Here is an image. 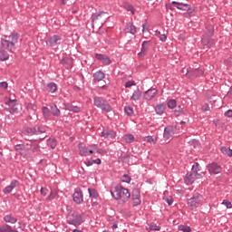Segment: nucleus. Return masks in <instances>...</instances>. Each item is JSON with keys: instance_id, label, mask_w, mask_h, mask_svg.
<instances>
[{"instance_id": "1", "label": "nucleus", "mask_w": 232, "mask_h": 232, "mask_svg": "<svg viewBox=\"0 0 232 232\" xmlns=\"http://www.w3.org/2000/svg\"><path fill=\"white\" fill-rule=\"evenodd\" d=\"M111 195L115 200H120L119 204H126L131 197L130 189L122 187L121 184L116 185L114 190H111Z\"/></svg>"}, {"instance_id": "2", "label": "nucleus", "mask_w": 232, "mask_h": 232, "mask_svg": "<svg viewBox=\"0 0 232 232\" xmlns=\"http://www.w3.org/2000/svg\"><path fill=\"white\" fill-rule=\"evenodd\" d=\"M21 34L19 33H11L10 35H5L0 39L1 46L7 52H14L15 50V44L19 42Z\"/></svg>"}, {"instance_id": "3", "label": "nucleus", "mask_w": 232, "mask_h": 232, "mask_svg": "<svg viewBox=\"0 0 232 232\" xmlns=\"http://www.w3.org/2000/svg\"><path fill=\"white\" fill-rule=\"evenodd\" d=\"M79 155L81 157H90L92 153H101V149L97 148L96 144H91L86 146L84 143L78 144Z\"/></svg>"}, {"instance_id": "4", "label": "nucleus", "mask_w": 232, "mask_h": 232, "mask_svg": "<svg viewBox=\"0 0 232 232\" xmlns=\"http://www.w3.org/2000/svg\"><path fill=\"white\" fill-rule=\"evenodd\" d=\"M93 104L96 106V108H99L102 110V111H104L105 113H110L113 108H111V105H110L106 100L102 97L95 96L93 98Z\"/></svg>"}, {"instance_id": "5", "label": "nucleus", "mask_w": 232, "mask_h": 232, "mask_svg": "<svg viewBox=\"0 0 232 232\" xmlns=\"http://www.w3.org/2000/svg\"><path fill=\"white\" fill-rule=\"evenodd\" d=\"M46 133V129L43 126L26 127L23 130V134L27 137H34V135H42Z\"/></svg>"}, {"instance_id": "6", "label": "nucleus", "mask_w": 232, "mask_h": 232, "mask_svg": "<svg viewBox=\"0 0 232 232\" xmlns=\"http://www.w3.org/2000/svg\"><path fill=\"white\" fill-rule=\"evenodd\" d=\"M84 222L82 214L78 211H74L71 216L67 218V224L70 226H81Z\"/></svg>"}, {"instance_id": "7", "label": "nucleus", "mask_w": 232, "mask_h": 232, "mask_svg": "<svg viewBox=\"0 0 232 232\" xmlns=\"http://www.w3.org/2000/svg\"><path fill=\"white\" fill-rule=\"evenodd\" d=\"M47 46H49L50 48H53V50H57L59 48V45L61 44V43H63V38L61 37V35L58 34H54L51 37H49L46 41H45Z\"/></svg>"}, {"instance_id": "8", "label": "nucleus", "mask_w": 232, "mask_h": 232, "mask_svg": "<svg viewBox=\"0 0 232 232\" xmlns=\"http://www.w3.org/2000/svg\"><path fill=\"white\" fill-rule=\"evenodd\" d=\"M200 202H202V195H200V193H198V192H196L188 200V206L191 209H197V208H198V206H200Z\"/></svg>"}, {"instance_id": "9", "label": "nucleus", "mask_w": 232, "mask_h": 232, "mask_svg": "<svg viewBox=\"0 0 232 232\" xmlns=\"http://www.w3.org/2000/svg\"><path fill=\"white\" fill-rule=\"evenodd\" d=\"M110 19V16H108V13L104 11H100L92 19V24H95L97 21H99L100 24H105V23Z\"/></svg>"}, {"instance_id": "10", "label": "nucleus", "mask_w": 232, "mask_h": 232, "mask_svg": "<svg viewBox=\"0 0 232 232\" xmlns=\"http://www.w3.org/2000/svg\"><path fill=\"white\" fill-rule=\"evenodd\" d=\"M72 200L74 204L80 206L84 202V194L82 193V189L81 188H75L74 192L72 194Z\"/></svg>"}, {"instance_id": "11", "label": "nucleus", "mask_w": 232, "mask_h": 232, "mask_svg": "<svg viewBox=\"0 0 232 232\" xmlns=\"http://www.w3.org/2000/svg\"><path fill=\"white\" fill-rule=\"evenodd\" d=\"M14 150L19 155H24V153H28L32 150V143L16 144Z\"/></svg>"}, {"instance_id": "12", "label": "nucleus", "mask_w": 232, "mask_h": 232, "mask_svg": "<svg viewBox=\"0 0 232 232\" xmlns=\"http://www.w3.org/2000/svg\"><path fill=\"white\" fill-rule=\"evenodd\" d=\"M207 169L211 175H218V173H222V167L217 162L209 163L207 166Z\"/></svg>"}, {"instance_id": "13", "label": "nucleus", "mask_w": 232, "mask_h": 232, "mask_svg": "<svg viewBox=\"0 0 232 232\" xmlns=\"http://www.w3.org/2000/svg\"><path fill=\"white\" fill-rule=\"evenodd\" d=\"M101 137H102L103 139H111L113 140L117 139V131L106 128L103 129V130L101 132Z\"/></svg>"}, {"instance_id": "14", "label": "nucleus", "mask_w": 232, "mask_h": 232, "mask_svg": "<svg viewBox=\"0 0 232 232\" xmlns=\"http://www.w3.org/2000/svg\"><path fill=\"white\" fill-rule=\"evenodd\" d=\"M177 132V127L169 125L164 128L163 137L164 139H171Z\"/></svg>"}, {"instance_id": "15", "label": "nucleus", "mask_w": 232, "mask_h": 232, "mask_svg": "<svg viewBox=\"0 0 232 232\" xmlns=\"http://www.w3.org/2000/svg\"><path fill=\"white\" fill-rule=\"evenodd\" d=\"M19 186H20L19 180L13 179V180H11L10 185L6 186L3 189V193L5 195H8V194L12 193V191H14V189H15V188H19Z\"/></svg>"}, {"instance_id": "16", "label": "nucleus", "mask_w": 232, "mask_h": 232, "mask_svg": "<svg viewBox=\"0 0 232 232\" xmlns=\"http://www.w3.org/2000/svg\"><path fill=\"white\" fill-rule=\"evenodd\" d=\"M157 93H159V91L157 89L150 88L144 92L143 99H145V101H152V99H155V97H157Z\"/></svg>"}, {"instance_id": "17", "label": "nucleus", "mask_w": 232, "mask_h": 232, "mask_svg": "<svg viewBox=\"0 0 232 232\" xmlns=\"http://www.w3.org/2000/svg\"><path fill=\"white\" fill-rule=\"evenodd\" d=\"M5 104L10 108L11 113H17L19 109L17 108V100L7 99Z\"/></svg>"}, {"instance_id": "18", "label": "nucleus", "mask_w": 232, "mask_h": 232, "mask_svg": "<svg viewBox=\"0 0 232 232\" xmlns=\"http://www.w3.org/2000/svg\"><path fill=\"white\" fill-rule=\"evenodd\" d=\"M106 78V74L102 71H97L92 74V82L96 84V82H101V81H104Z\"/></svg>"}, {"instance_id": "19", "label": "nucleus", "mask_w": 232, "mask_h": 232, "mask_svg": "<svg viewBox=\"0 0 232 232\" xmlns=\"http://www.w3.org/2000/svg\"><path fill=\"white\" fill-rule=\"evenodd\" d=\"M206 30L207 32L202 37V42L204 44L208 43V39H209V37H213V35H215V28L213 27V25H208L206 27Z\"/></svg>"}, {"instance_id": "20", "label": "nucleus", "mask_w": 232, "mask_h": 232, "mask_svg": "<svg viewBox=\"0 0 232 232\" xmlns=\"http://www.w3.org/2000/svg\"><path fill=\"white\" fill-rule=\"evenodd\" d=\"M95 59H97V61H101L104 66H110V64H111L110 57L104 54L95 53Z\"/></svg>"}, {"instance_id": "21", "label": "nucleus", "mask_w": 232, "mask_h": 232, "mask_svg": "<svg viewBox=\"0 0 232 232\" xmlns=\"http://www.w3.org/2000/svg\"><path fill=\"white\" fill-rule=\"evenodd\" d=\"M150 41L142 42L140 52L138 53L139 57H146L148 50H150Z\"/></svg>"}, {"instance_id": "22", "label": "nucleus", "mask_w": 232, "mask_h": 232, "mask_svg": "<svg viewBox=\"0 0 232 232\" xmlns=\"http://www.w3.org/2000/svg\"><path fill=\"white\" fill-rule=\"evenodd\" d=\"M124 32L125 34H130L131 35H135V34H137V26H135L133 23L129 22L125 25Z\"/></svg>"}, {"instance_id": "23", "label": "nucleus", "mask_w": 232, "mask_h": 232, "mask_svg": "<svg viewBox=\"0 0 232 232\" xmlns=\"http://www.w3.org/2000/svg\"><path fill=\"white\" fill-rule=\"evenodd\" d=\"M5 224H17V218L14 217L13 214H7L3 218Z\"/></svg>"}, {"instance_id": "24", "label": "nucleus", "mask_w": 232, "mask_h": 232, "mask_svg": "<svg viewBox=\"0 0 232 232\" xmlns=\"http://www.w3.org/2000/svg\"><path fill=\"white\" fill-rule=\"evenodd\" d=\"M154 110L157 115H162L164 111H166V103L161 102L160 104H157Z\"/></svg>"}, {"instance_id": "25", "label": "nucleus", "mask_w": 232, "mask_h": 232, "mask_svg": "<svg viewBox=\"0 0 232 232\" xmlns=\"http://www.w3.org/2000/svg\"><path fill=\"white\" fill-rule=\"evenodd\" d=\"M171 5H173L178 10H182L183 12H186L188 6H189V4H184L177 1H172Z\"/></svg>"}, {"instance_id": "26", "label": "nucleus", "mask_w": 232, "mask_h": 232, "mask_svg": "<svg viewBox=\"0 0 232 232\" xmlns=\"http://www.w3.org/2000/svg\"><path fill=\"white\" fill-rule=\"evenodd\" d=\"M184 180L188 186H191V184H193V182L197 180V178L190 172V173H187Z\"/></svg>"}, {"instance_id": "27", "label": "nucleus", "mask_w": 232, "mask_h": 232, "mask_svg": "<svg viewBox=\"0 0 232 232\" xmlns=\"http://www.w3.org/2000/svg\"><path fill=\"white\" fill-rule=\"evenodd\" d=\"M140 97H142V92L140 89L137 88V90L132 92L130 101H140Z\"/></svg>"}, {"instance_id": "28", "label": "nucleus", "mask_w": 232, "mask_h": 232, "mask_svg": "<svg viewBox=\"0 0 232 232\" xmlns=\"http://www.w3.org/2000/svg\"><path fill=\"white\" fill-rule=\"evenodd\" d=\"M50 109L52 111V114L53 115V117H61V110H59L57 104L52 103L50 105Z\"/></svg>"}, {"instance_id": "29", "label": "nucleus", "mask_w": 232, "mask_h": 232, "mask_svg": "<svg viewBox=\"0 0 232 232\" xmlns=\"http://www.w3.org/2000/svg\"><path fill=\"white\" fill-rule=\"evenodd\" d=\"M0 232H19V230L14 229V227L8 224H4L0 226Z\"/></svg>"}, {"instance_id": "30", "label": "nucleus", "mask_w": 232, "mask_h": 232, "mask_svg": "<svg viewBox=\"0 0 232 232\" xmlns=\"http://www.w3.org/2000/svg\"><path fill=\"white\" fill-rule=\"evenodd\" d=\"M160 225H157L156 223H150L146 227L147 231H160Z\"/></svg>"}, {"instance_id": "31", "label": "nucleus", "mask_w": 232, "mask_h": 232, "mask_svg": "<svg viewBox=\"0 0 232 232\" xmlns=\"http://www.w3.org/2000/svg\"><path fill=\"white\" fill-rule=\"evenodd\" d=\"M46 90L49 93H55L57 92V85L55 82H51L47 84Z\"/></svg>"}, {"instance_id": "32", "label": "nucleus", "mask_w": 232, "mask_h": 232, "mask_svg": "<svg viewBox=\"0 0 232 232\" xmlns=\"http://www.w3.org/2000/svg\"><path fill=\"white\" fill-rule=\"evenodd\" d=\"M10 59V54L5 49H0V61H8Z\"/></svg>"}, {"instance_id": "33", "label": "nucleus", "mask_w": 232, "mask_h": 232, "mask_svg": "<svg viewBox=\"0 0 232 232\" xmlns=\"http://www.w3.org/2000/svg\"><path fill=\"white\" fill-rule=\"evenodd\" d=\"M88 193H89V197L91 198H94L95 200H97V198H99V192H97L95 190V188H88Z\"/></svg>"}, {"instance_id": "34", "label": "nucleus", "mask_w": 232, "mask_h": 232, "mask_svg": "<svg viewBox=\"0 0 232 232\" xmlns=\"http://www.w3.org/2000/svg\"><path fill=\"white\" fill-rule=\"evenodd\" d=\"M145 142H149L150 144H157V137L156 136H146L143 138Z\"/></svg>"}, {"instance_id": "35", "label": "nucleus", "mask_w": 232, "mask_h": 232, "mask_svg": "<svg viewBox=\"0 0 232 232\" xmlns=\"http://www.w3.org/2000/svg\"><path fill=\"white\" fill-rule=\"evenodd\" d=\"M167 106L169 108V110H175L177 107V100L175 99H170L167 102Z\"/></svg>"}, {"instance_id": "36", "label": "nucleus", "mask_w": 232, "mask_h": 232, "mask_svg": "<svg viewBox=\"0 0 232 232\" xmlns=\"http://www.w3.org/2000/svg\"><path fill=\"white\" fill-rule=\"evenodd\" d=\"M123 139L125 142H128L129 144L135 142V136H133V134H125Z\"/></svg>"}, {"instance_id": "37", "label": "nucleus", "mask_w": 232, "mask_h": 232, "mask_svg": "<svg viewBox=\"0 0 232 232\" xmlns=\"http://www.w3.org/2000/svg\"><path fill=\"white\" fill-rule=\"evenodd\" d=\"M173 113H174L175 117H180L181 115H184V110L182 109V107L180 105H179L173 111Z\"/></svg>"}, {"instance_id": "38", "label": "nucleus", "mask_w": 232, "mask_h": 232, "mask_svg": "<svg viewBox=\"0 0 232 232\" xmlns=\"http://www.w3.org/2000/svg\"><path fill=\"white\" fill-rule=\"evenodd\" d=\"M47 146H49V148H52V150H55V148L57 147V140L56 139H48Z\"/></svg>"}, {"instance_id": "39", "label": "nucleus", "mask_w": 232, "mask_h": 232, "mask_svg": "<svg viewBox=\"0 0 232 232\" xmlns=\"http://www.w3.org/2000/svg\"><path fill=\"white\" fill-rule=\"evenodd\" d=\"M57 195H58V192L56 189H53L51 190L49 196L46 198V200H48L49 202L53 200L54 198H57Z\"/></svg>"}, {"instance_id": "40", "label": "nucleus", "mask_w": 232, "mask_h": 232, "mask_svg": "<svg viewBox=\"0 0 232 232\" xmlns=\"http://www.w3.org/2000/svg\"><path fill=\"white\" fill-rule=\"evenodd\" d=\"M124 111L128 117H131L135 113V111H133V107L130 105L124 107Z\"/></svg>"}, {"instance_id": "41", "label": "nucleus", "mask_w": 232, "mask_h": 232, "mask_svg": "<svg viewBox=\"0 0 232 232\" xmlns=\"http://www.w3.org/2000/svg\"><path fill=\"white\" fill-rule=\"evenodd\" d=\"M188 73H190L194 77H200V75H203L204 71L200 69H195L193 71L188 72Z\"/></svg>"}, {"instance_id": "42", "label": "nucleus", "mask_w": 232, "mask_h": 232, "mask_svg": "<svg viewBox=\"0 0 232 232\" xmlns=\"http://www.w3.org/2000/svg\"><path fill=\"white\" fill-rule=\"evenodd\" d=\"M25 108L28 111H35L37 110V105L35 103L28 102L25 103Z\"/></svg>"}, {"instance_id": "43", "label": "nucleus", "mask_w": 232, "mask_h": 232, "mask_svg": "<svg viewBox=\"0 0 232 232\" xmlns=\"http://www.w3.org/2000/svg\"><path fill=\"white\" fill-rule=\"evenodd\" d=\"M221 152L223 153V155L232 157V150L227 147H221Z\"/></svg>"}, {"instance_id": "44", "label": "nucleus", "mask_w": 232, "mask_h": 232, "mask_svg": "<svg viewBox=\"0 0 232 232\" xmlns=\"http://www.w3.org/2000/svg\"><path fill=\"white\" fill-rule=\"evenodd\" d=\"M66 110H68L69 111H72L73 113H79V111H81V107L69 105L66 107Z\"/></svg>"}, {"instance_id": "45", "label": "nucleus", "mask_w": 232, "mask_h": 232, "mask_svg": "<svg viewBox=\"0 0 232 232\" xmlns=\"http://www.w3.org/2000/svg\"><path fill=\"white\" fill-rule=\"evenodd\" d=\"M42 111H43V116L44 117V119H50V109L48 107H43L42 108Z\"/></svg>"}, {"instance_id": "46", "label": "nucleus", "mask_w": 232, "mask_h": 232, "mask_svg": "<svg viewBox=\"0 0 232 232\" xmlns=\"http://www.w3.org/2000/svg\"><path fill=\"white\" fill-rule=\"evenodd\" d=\"M121 180L122 182H125L126 184H130V182H131V177L130 175H128V174H124L121 177Z\"/></svg>"}, {"instance_id": "47", "label": "nucleus", "mask_w": 232, "mask_h": 232, "mask_svg": "<svg viewBox=\"0 0 232 232\" xmlns=\"http://www.w3.org/2000/svg\"><path fill=\"white\" fill-rule=\"evenodd\" d=\"M133 198H140V190L139 188H134L132 190V199Z\"/></svg>"}, {"instance_id": "48", "label": "nucleus", "mask_w": 232, "mask_h": 232, "mask_svg": "<svg viewBox=\"0 0 232 232\" xmlns=\"http://www.w3.org/2000/svg\"><path fill=\"white\" fill-rule=\"evenodd\" d=\"M163 200L167 202L169 206H171L173 204V198L171 196H163Z\"/></svg>"}, {"instance_id": "49", "label": "nucleus", "mask_w": 232, "mask_h": 232, "mask_svg": "<svg viewBox=\"0 0 232 232\" xmlns=\"http://www.w3.org/2000/svg\"><path fill=\"white\" fill-rule=\"evenodd\" d=\"M31 150L33 151V153H39V151L41 150V147H39L38 144H32L31 143Z\"/></svg>"}, {"instance_id": "50", "label": "nucleus", "mask_w": 232, "mask_h": 232, "mask_svg": "<svg viewBox=\"0 0 232 232\" xmlns=\"http://www.w3.org/2000/svg\"><path fill=\"white\" fill-rule=\"evenodd\" d=\"M125 10H127V12H130L131 15H135V7L133 6V5H126Z\"/></svg>"}, {"instance_id": "51", "label": "nucleus", "mask_w": 232, "mask_h": 232, "mask_svg": "<svg viewBox=\"0 0 232 232\" xmlns=\"http://www.w3.org/2000/svg\"><path fill=\"white\" fill-rule=\"evenodd\" d=\"M185 12H188V14L191 17L195 14V7H191L189 5L187 6V10Z\"/></svg>"}, {"instance_id": "52", "label": "nucleus", "mask_w": 232, "mask_h": 232, "mask_svg": "<svg viewBox=\"0 0 232 232\" xmlns=\"http://www.w3.org/2000/svg\"><path fill=\"white\" fill-rule=\"evenodd\" d=\"M192 170L194 171H202V167H200V164H198V162H195L193 165H192Z\"/></svg>"}, {"instance_id": "53", "label": "nucleus", "mask_w": 232, "mask_h": 232, "mask_svg": "<svg viewBox=\"0 0 232 232\" xmlns=\"http://www.w3.org/2000/svg\"><path fill=\"white\" fill-rule=\"evenodd\" d=\"M179 230L183 232H191V227L180 225L179 226Z\"/></svg>"}, {"instance_id": "54", "label": "nucleus", "mask_w": 232, "mask_h": 232, "mask_svg": "<svg viewBox=\"0 0 232 232\" xmlns=\"http://www.w3.org/2000/svg\"><path fill=\"white\" fill-rule=\"evenodd\" d=\"M196 179H202V173H199L198 170H192L190 172Z\"/></svg>"}, {"instance_id": "55", "label": "nucleus", "mask_w": 232, "mask_h": 232, "mask_svg": "<svg viewBox=\"0 0 232 232\" xmlns=\"http://www.w3.org/2000/svg\"><path fill=\"white\" fill-rule=\"evenodd\" d=\"M137 83L135 82V81H128L125 83V88H131V86H136Z\"/></svg>"}, {"instance_id": "56", "label": "nucleus", "mask_w": 232, "mask_h": 232, "mask_svg": "<svg viewBox=\"0 0 232 232\" xmlns=\"http://www.w3.org/2000/svg\"><path fill=\"white\" fill-rule=\"evenodd\" d=\"M222 204L226 206L227 209H231L232 208V204L229 200H223Z\"/></svg>"}, {"instance_id": "57", "label": "nucleus", "mask_w": 232, "mask_h": 232, "mask_svg": "<svg viewBox=\"0 0 232 232\" xmlns=\"http://www.w3.org/2000/svg\"><path fill=\"white\" fill-rule=\"evenodd\" d=\"M140 198H133L132 199V204H133V207H137V206H140Z\"/></svg>"}, {"instance_id": "58", "label": "nucleus", "mask_w": 232, "mask_h": 232, "mask_svg": "<svg viewBox=\"0 0 232 232\" xmlns=\"http://www.w3.org/2000/svg\"><path fill=\"white\" fill-rule=\"evenodd\" d=\"M41 195H43V197H46L48 195V189L46 188H41L40 189Z\"/></svg>"}, {"instance_id": "59", "label": "nucleus", "mask_w": 232, "mask_h": 232, "mask_svg": "<svg viewBox=\"0 0 232 232\" xmlns=\"http://www.w3.org/2000/svg\"><path fill=\"white\" fill-rule=\"evenodd\" d=\"M0 88H2V90H6L8 88V82H0Z\"/></svg>"}, {"instance_id": "60", "label": "nucleus", "mask_w": 232, "mask_h": 232, "mask_svg": "<svg viewBox=\"0 0 232 232\" xmlns=\"http://www.w3.org/2000/svg\"><path fill=\"white\" fill-rule=\"evenodd\" d=\"M160 41H161V43H166V41H168V35L166 34H161L160 35Z\"/></svg>"}, {"instance_id": "61", "label": "nucleus", "mask_w": 232, "mask_h": 232, "mask_svg": "<svg viewBox=\"0 0 232 232\" xmlns=\"http://www.w3.org/2000/svg\"><path fill=\"white\" fill-rule=\"evenodd\" d=\"M224 115H225V117H227L228 119H231L232 110H228V111H225Z\"/></svg>"}, {"instance_id": "62", "label": "nucleus", "mask_w": 232, "mask_h": 232, "mask_svg": "<svg viewBox=\"0 0 232 232\" xmlns=\"http://www.w3.org/2000/svg\"><path fill=\"white\" fill-rule=\"evenodd\" d=\"M202 111H209L210 108L208 104H205L202 108H201Z\"/></svg>"}, {"instance_id": "63", "label": "nucleus", "mask_w": 232, "mask_h": 232, "mask_svg": "<svg viewBox=\"0 0 232 232\" xmlns=\"http://www.w3.org/2000/svg\"><path fill=\"white\" fill-rule=\"evenodd\" d=\"M92 162V164H101L102 161L101 160V159L97 158L96 160H91Z\"/></svg>"}, {"instance_id": "64", "label": "nucleus", "mask_w": 232, "mask_h": 232, "mask_svg": "<svg viewBox=\"0 0 232 232\" xmlns=\"http://www.w3.org/2000/svg\"><path fill=\"white\" fill-rule=\"evenodd\" d=\"M83 164H85V166H87V168H90V166H93V163L92 160L83 161Z\"/></svg>"}]
</instances>
